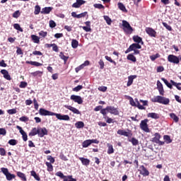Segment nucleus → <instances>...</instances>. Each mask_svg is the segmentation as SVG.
I'll return each instance as SVG.
<instances>
[{
	"label": "nucleus",
	"instance_id": "obj_3",
	"mask_svg": "<svg viewBox=\"0 0 181 181\" xmlns=\"http://www.w3.org/2000/svg\"><path fill=\"white\" fill-rule=\"evenodd\" d=\"M1 172H2V173L6 175L7 180H12V179H15V177H16L15 175L9 173V170H8V168H1Z\"/></svg>",
	"mask_w": 181,
	"mask_h": 181
},
{
	"label": "nucleus",
	"instance_id": "obj_35",
	"mask_svg": "<svg viewBox=\"0 0 181 181\" xmlns=\"http://www.w3.org/2000/svg\"><path fill=\"white\" fill-rule=\"evenodd\" d=\"M170 117L173 119V121H175V122H179V117H177L175 113H170Z\"/></svg>",
	"mask_w": 181,
	"mask_h": 181
},
{
	"label": "nucleus",
	"instance_id": "obj_55",
	"mask_svg": "<svg viewBox=\"0 0 181 181\" xmlns=\"http://www.w3.org/2000/svg\"><path fill=\"white\" fill-rule=\"evenodd\" d=\"M28 86V83L22 81L19 86L20 88H25Z\"/></svg>",
	"mask_w": 181,
	"mask_h": 181
},
{
	"label": "nucleus",
	"instance_id": "obj_2",
	"mask_svg": "<svg viewBox=\"0 0 181 181\" xmlns=\"http://www.w3.org/2000/svg\"><path fill=\"white\" fill-rule=\"evenodd\" d=\"M122 26H123V30H124V32L126 33H128L129 35H131V33H132V32L134 31V29H132V27L131 26L129 23H128V21L125 20L122 21Z\"/></svg>",
	"mask_w": 181,
	"mask_h": 181
},
{
	"label": "nucleus",
	"instance_id": "obj_36",
	"mask_svg": "<svg viewBox=\"0 0 181 181\" xmlns=\"http://www.w3.org/2000/svg\"><path fill=\"white\" fill-rule=\"evenodd\" d=\"M119 9L120 11H122L123 12H127V8H125V6L122 3H118L117 4Z\"/></svg>",
	"mask_w": 181,
	"mask_h": 181
},
{
	"label": "nucleus",
	"instance_id": "obj_28",
	"mask_svg": "<svg viewBox=\"0 0 181 181\" xmlns=\"http://www.w3.org/2000/svg\"><path fill=\"white\" fill-rule=\"evenodd\" d=\"M128 141L129 142H132L134 146H136V145H139V141H138L135 137H132V139L129 138Z\"/></svg>",
	"mask_w": 181,
	"mask_h": 181
},
{
	"label": "nucleus",
	"instance_id": "obj_52",
	"mask_svg": "<svg viewBox=\"0 0 181 181\" xmlns=\"http://www.w3.org/2000/svg\"><path fill=\"white\" fill-rule=\"evenodd\" d=\"M87 15V11H85L83 13H81L80 14H78L77 19H80L81 18H85V16Z\"/></svg>",
	"mask_w": 181,
	"mask_h": 181
},
{
	"label": "nucleus",
	"instance_id": "obj_17",
	"mask_svg": "<svg viewBox=\"0 0 181 181\" xmlns=\"http://www.w3.org/2000/svg\"><path fill=\"white\" fill-rule=\"evenodd\" d=\"M140 169H141L140 170V174L142 175V176H149V171L146 169V168H145V166L144 165H141L140 167Z\"/></svg>",
	"mask_w": 181,
	"mask_h": 181
},
{
	"label": "nucleus",
	"instance_id": "obj_10",
	"mask_svg": "<svg viewBox=\"0 0 181 181\" xmlns=\"http://www.w3.org/2000/svg\"><path fill=\"white\" fill-rule=\"evenodd\" d=\"M135 49H142V47L138 43H134L129 46L125 51V53H129V52H132V50H135Z\"/></svg>",
	"mask_w": 181,
	"mask_h": 181
},
{
	"label": "nucleus",
	"instance_id": "obj_62",
	"mask_svg": "<svg viewBox=\"0 0 181 181\" xmlns=\"http://www.w3.org/2000/svg\"><path fill=\"white\" fill-rule=\"evenodd\" d=\"M99 91H103V93H105L107 91V86H100L98 88Z\"/></svg>",
	"mask_w": 181,
	"mask_h": 181
},
{
	"label": "nucleus",
	"instance_id": "obj_16",
	"mask_svg": "<svg viewBox=\"0 0 181 181\" xmlns=\"http://www.w3.org/2000/svg\"><path fill=\"white\" fill-rule=\"evenodd\" d=\"M64 107L67 108V110H69V111L74 112V114H81L80 110L73 106L65 105Z\"/></svg>",
	"mask_w": 181,
	"mask_h": 181
},
{
	"label": "nucleus",
	"instance_id": "obj_61",
	"mask_svg": "<svg viewBox=\"0 0 181 181\" xmlns=\"http://www.w3.org/2000/svg\"><path fill=\"white\" fill-rule=\"evenodd\" d=\"M163 25L164 28H167L168 30H172V27L170 25H168L166 23H163Z\"/></svg>",
	"mask_w": 181,
	"mask_h": 181
},
{
	"label": "nucleus",
	"instance_id": "obj_32",
	"mask_svg": "<svg viewBox=\"0 0 181 181\" xmlns=\"http://www.w3.org/2000/svg\"><path fill=\"white\" fill-rule=\"evenodd\" d=\"M75 127L78 129H80L81 128H84V122H77L75 124Z\"/></svg>",
	"mask_w": 181,
	"mask_h": 181
},
{
	"label": "nucleus",
	"instance_id": "obj_26",
	"mask_svg": "<svg viewBox=\"0 0 181 181\" xmlns=\"http://www.w3.org/2000/svg\"><path fill=\"white\" fill-rule=\"evenodd\" d=\"M160 139V134L159 133H156L154 134V137L152 139V142L157 144L158 142H159Z\"/></svg>",
	"mask_w": 181,
	"mask_h": 181
},
{
	"label": "nucleus",
	"instance_id": "obj_18",
	"mask_svg": "<svg viewBox=\"0 0 181 181\" xmlns=\"http://www.w3.org/2000/svg\"><path fill=\"white\" fill-rule=\"evenodd\" d=\"M157 88L160 95H163L165 93V90H163V85H162V83H160L159 81H157Z\"/></svg>",
	"mask_w": 181,
	"mask_h": 181
},
{
	"label": "nucleus",
	"instance_id": "obj_8",
	"mask_svg": "<svg viewBox=\"0 0 181 181\" xmlns=\"http://www.w3.org/2000/svg\"><path fill=\"white\" fill-rule=\"evenodd\" d=\"M168 60L170 63H174V64H179V57H176V55H168Z\"/></svg>",
	"mask_w": 181,
	"mask_h": 181
},
{
	"label": "nucleus",
	"instance_id": "obj_19",
	"mask_svg": "<svg viewBox=\"0 0 181 181\" xmlns=\"http://www.w3.org/2000/svg\"><path fill=\"white\" fill-rule=\"evenodd\" d=\"M135 78H136V75H131L128 76V81L127 83V87L132 86V83H134V80H135Z\"/></svg>",
	"mask_w": 181,
	"mask_h": 181
},
{
	"label": "nucleus",
	"instance_id": "obj_13",
	"mask_svg": "<svg viewBox=\"0 0 181 181\" xmlns=\"http://www.w3.org/2000/svg\"><path fill=\"white\" fill-rule=\"evenodd\" d=\"M16 128L18 129L20 134H21L23 141L26 142V141H28V134L26 132H25V131H23V129L20 126H16Z\"/></svg>",
	"mask_w": 181,
	"mask_h": 181
},
{
	"label": "nucleus",
	"instance_id": "obj_59",
	"mask_svg": "<svg viewBox=\"0 0 181 181\" xmlns=\"http://www.w3.org/2000/svg\"><path fill=\"white\" fill-rule=\"evenodd\" d=\"M49 28H56V23L54 22V21H49Z\"/></svg>",
	"mask_w": 181,
	"mask_h": 181
},
{
	"label": "nucleus",
	"instance_id": "obj_39",
	"mask_svg": "<svg viewBox=\"0 0 181 181\" xmlns=\"http://www.w3.org/2000/svg\"><path fill=\"white\" fill-rule=\"evenodd\" d=\"M13 28L14 29H16V30H18L19 32H23V29H22V28L21 27V25H19L18 23H15L13 25Z\"/></svg>",
	"mask_w": 181,
	"mask_h": 181
},
{
	"label": "nucleus",
	"instance_id": "obj_5",
	"mask_svg": "<svg viewBox=\"0 0 181 181\" xmlns=\"http://www.w3.org/2000/svg\"><path fill=\"white\" fill-rule=\"evenodd\" d=\"M118 135H122L123 136H127V138H131L132 136V132L129 129H127V132L124 129H119L117 131Z\"/></svg>",
	"mask_w": 181,
	"mask_h": 181
},
{
	"label": "nucleus",
	"instance_id": "obj_57",
	"mask_svg": "<svg viewBox=\"0 0 181 181\" xmlns=\"http://www.w3.org/2000/svg\"><path fill=\"white\" fill-rule=\"evenodd\" d=\"M0 155L1 156H5V155H6V151H5V148H0Z\"/></svg>",
	"mask_w": 181,
	"mask_h": 181
},
{
	"label": "nucleus",
	"instance_id": "obj_41",
	"mask_svg": "<svg viewBox=\"0 0 181 181\" xmlns=\"http://www.w3.org/2000/svg\"><path fill=\"white\" fill-rule=\"evenodd\" d=\"M127 60H130L131 62H136V58L133 54H129L127 56Z\"/></svg>",
	"mask_w": 181,
	"mask_h": 181
},
{
	"label": "nucleus",
	"instance_id": "obj_6",
	"mask_svg": "<svg viewBox=\"0 0 181 181\" xmlns=\"http://www.w3.org/2000/svg\"><path fill=\"white\" fill-rule=\"evenodd\" d=\"M54 115L57 118V119H60L61 121H70V117L67 115L54 113Z\"/></svg>",
	"mask_w": 181,
	"mask_h": 181
},
{
	"label": "nucleus",
	"instance_id": "obj_58",
	"mask_svg": "<svg viewBox=\"0 0 181 181\" xmlns=\"http://www.w3.org/2000/svg\"><path fill=\"white\" fill-rule=\"evenodd\" d=\"M39 35L42 36V37H46L47 36V32L40 31Z\"/></svg>",
	"mask_w": 181,
	"mask_h": 181
},
{
	"label": "nucleus",
	"instance_id": "obj_51",
	"mask_svg": "<svg viewBox=\"0 0 181 181\" xmlns=\"http://www.w3.org/2000/svg\"><path fill=\"white\" fill-rule=\"evenodd\" d=\"M98 64L100 65V70H103L104 69V66H105V64H104V61H103V59H100L98 62Z\"/></svg>",
	"mask_w": 181,
	"mask_h": 181
},
{
	"label": "nucleus",
	"instance_id": "obj_48",
	"mask_svg": "<svg viewBox=\"0 0 181 181\" xmlns=\"http://www.w3.org/2000/svg\"><path fill=\"white\" fill-rule=\"evenodd\" d=\"M19 120L21 122H28V121H29V117H28L26 116H23V117L19 118Z\"/></svg>",
	"mask_w": 181,
	"mask_h": 181
},
{
	"label": "nucleus",
	"instance_id": "obj_25",
	"mask_svg": "<svg viewBox=\"0 0 181 181\" xmlns=\"http://www.w3.org/2000/svg\"><path fill=\"white\" fill-rule=\"evenodd\" d=\"M78 159L81 161L82 165H84L85 166H88V165H90V160L83 157H79Z\"/></svg>",
	"mask_w": 181,
	"mask_h": 181
},
{
	"label": "nucleus",
	"instance_id": "obj_34",
	"mask_svg": "<svg viewBox=\"0 0 181 181\" xmlns=\"http://www.w3.org/2000/svg\"><path fill=\"white\" fill-rule=\"evenodd\" d=\"M170 83H171V84L173 85V86H175V87H176L177 88V90H181V87H180V86H181V83H176V82H175L174 81H173V80H171L170 81Z\"/></svg>",
	"mask_w": 181,
	"mask_h": 181
},
{
	"label": "nucleus",
	"instance_id": "obj_44",
	"mask_svg": "<svg viewBox=\"0 0 181 181\" xmlns=\"http://www.w3.org/2000/svg\"><path fill=\"white\" fill-rule=\"evenodd\" d=\"M8 144H9V145H11L12 146H15V145H17L18 144V140L11 139L8 141Z\"/></svg>",
	"mask_w": 181,
	"mask_h": 181
},
{
	"label": "nucleus",
	"instance_id": "obj_37",
	"mask_svg": "<svg viewBox=\"0 0 181 181\" xmlns=\"http://www.w3.org/2000/svg\"><path fill=\"white\" fill-rule=\"evenodd\" d=\"M71 46L73 49H77L78 47V41H77V40H73L71 42Z\"/></svg>",
	"mask_w": 181,
	"mask_h": 181
},
{
	"label": "nucleus",
	"instance_id": "obj_11",
	"mask_svg": "<svg viewBox=\"0 0 181 181\" xmlns=\"http://www.w3.org/2000/svg\"><path fill=\"white\" fill-rule=\"evenodd\" d=\"M146 33L151 37H156V31H155V30H153L152 28H146Z\"/></svg>",
	"mask_w": 181,
	"mask_h": 181
},
{
	"label": "nucleus",
	"instance_id": "obj_45",
	"mask_svg": "<svg viewBox=\"0 0 181 181\" xmlns=\"http://www.w3.org/2000/svg\"><path fill=\"white\" fill-rule=\"evenodd\" d=\"M104 19L106 21V23H107V25H111L112 21L111 20V18L110 17H108V16H104Z\"/></svg>",
	"mask_w": 181,
	"mask_h": 181
},
{
	"label": "nucleus",
	"instance_id": "obj_53",
	"mask_svg": "<svg viewBox=\"0 0 181 181\" xmlns=\"http://www.w3.org/2000/svg\"><path fill=\"white\" fill-rule=\"evenodd\" d=\"M105 59H106V60H107V62H110V63H114L115 66L117 64L115 61L112 60V59H111V57H110L108 56H105Z\"/></svg>",
	"mask_w": 181,
	"mask_h": 181
},
{
	"label": "nucleus",
	"instance_id": "obj_49",
	"mask_svg": "<svg viewBox=\"0 0 181 181\" xmlns=\"http://www.w3.org/2000/svg\"><path fill=\"white\" fill-rule=\"evenodd\" d=\"M64 181H77V180L73 178L71 175H69L64 178Z\"/></svg>",
	"mask_w": 181,
	"mask_h": 181
},
{
	"label": "nucleus",
	"instance_id": "obj_24",
	"mask_svg": "<svg viewBox=\"0 0 181 181\" xmlns=\"http://www.w3.org/2000/svg\"><path fill=\"white\" fill-rule=\"evenodd\" d=\"M133 40L134 42H135L136 43H138L140 45H144V41H142V38L138 35H135L133 37Z\"/></svg>",
	"mask_w": 181,
	"mask_h": 181
},
{
	"label": "nucleus",
	"instance_id": "obj_56",
	"mask_svg": "<svg viewBox=\"0 0 181 181\" xmlns=\"http://www.w3.org/2000/svg\"><path fill=\"white\" fill-rule=\"evenodd\" d=\"M136 107H137V108H139V110H145V107H144V105H141L139 101H136Z\"/></svg>",
	"mask_w": 181,
	"mask_h": 181
},
{
	"label": "nucleus",
	"instance_id": "obj_43",
	"mask_svg": "<svg viewBox=\"0 0 181 181\" xmlns=\"http://www.w3.org/2000/svg\"><path fill=\"white\" fill-rule=\"evenodd\" d=\"M163 139L165 141L166 144H171L172 139H170V136L168 135H165L163 136Z\"/></svg>",
	"mask_w": 181,
	"mask_h": 181
},
{
	"label": "nucleus",
	"instance_id": "obj_38",
	"mask_svg": "<svg viewBox=\"0 0 181 181\" xmlns=\"http://www.w3.org/2000/svg\"><path fill=\"white\" fill-rule=\"evenodd\" d=\"M161 80L163 81V83H165V86H167L168 88H172V83H169L168 80H166L165 78H161Z\"/></svg>",
	"mask_w": 181,
	"mask_h": 181
},
{
	"label": "nucleus",
	"instance_id": "obj_12",
	"mask_svg": "<svg viewBox=\"0 0 181 181\" xmlns=\"http://www.w3.org/2000/svg\"><path fill=\"white\" fill-rule=\"evenodd\" d=\"M71 100L74 101V103H77L78 104H83V99L81 98V96L72 95H71Z\"/></svg>",
	"mask_w": 181,
	"mask_h": 181
},
{
	"label": "nucleus",
	"instance_id": "obj_54",
	"mask_svg": "<svg viewBox=\"0 0 181 181\" xmlns=\"http://www.w3.org/2000/svg\"><path fill=\"white\" fill-rule=\"evenodd\" d=\"M82 89H83V86L79 85V86H78L74 88H73V91H76V92H78V91H80V90H82Z\"/></svg>",
	"mask_w": 181,
	"mask_h": 181
},
{
	"label": "nucleus",
	"instance_id": "obj_42",
	"mask_svg": "<svg viewBox=\"0 0 181 181\" xmlns=\"http://www.w3.org/2000/svg\"><path fill=\"white\" fill-rule=\"evenodd\" d=\"M34 13L35 15H39V13H40V6L37 5V6H35Z\"/></svg>",
	"mask_w": 181,
	"mask_h": 181
},
{
	"label": "nucleus",
	"instance_id": "obj_47",
	"mask_svg": "<svg viewBox=\"0 0 181 181\" xmlns=\"http://www.w3.org/2000/svg\"><path fill=\"white\" fill-rule=\"evenodd\" d=\"M159 57H160V55H159V54L150 56V59L152 62H155V60H156V59Z\"/></svg>",
	"mask_w": 181,
	"mask_h": 181
},
{
	"label": "nucleus",
	"instance_id": "obj_15",
	"mask_svg": "<svg viewBox=\"0 0 181 181\" xmlns=\"http://www.w3.org/2000/svg\"><path fill=\"white\" fill-rule=\"evenodd\" d=\"M106 110L110 114H113L114 115H118L119 112L117 110V108L112 107V106H107L106 107Z\"/></svg>",
	"mask_w": 181,
	"mask_h": 181
},
{
	"label": "nucleus",
	"instance_id": "obj_22",
	"mask_svg": "<svg viewBox=\"0 0 181 181\" xmlns=\"http://www.w3.org/2000/svg\"><path fill=\"white\" fill-rule=\"evenodd\" d=\"M148 118H152L153 119H159L160 116L159 114L156 112H150L147 115Z\"/></svg>",
	"mask_w": 181,
	"mask_h": 181
},
{
	"label": "nucleus",
	"instance_id": "obj_14",
	"mask_svg": "<svg viewBox=\"0 0 181 181\" xmlns=\"http://www.w3.org/2000/svg\"><path fill=\"white\" fill-rule=\"evenodd\" d=\"M45 135H47V129L45 127L38 128V136L43 138Z\"/></svg>",
	"mask_w": 181,
	"mask_h": 181
},
{
	"label": "nucleus",
	"instance_id": "obj_60",
	"mask_svg": "<svg viewBox=\"0 0 181 181\" xmlns=\"http://www.w3.org/2000/svg\"><path fill=\"white\" fill-rule=\"evenodd\" d=\"M8 114L12 115L13 114H16V109H11L7 111Z\"/></svg>",
	"mask_w": 181,
	"mask_h": 181
},
{
	"label": "nucleus",
	"instance_id": "obj_40",
	"mask_svg": "<svg viewBox=\"0 0 181 181\" xmlns=\"http://www.w3.org/2000/svg\"><path fill=\"white\" fill-rule=\"evenodd\" d=\"M46 166L47 167V170L49 172H52V170H53V165H52L51 163L49 162H46L45 163Z\"/></svg>",
	"mask_w": 181,
	"mask_h": 181
},
{
	"label": "nucleus",
	"instance_id": "obj_21",
	"mask_svg": "<svg viewBox=\"0 0 181 181\" xmlns=\"http://www.w3.org/2000/svg\"><path fill=\"white\" fill-rule=\"evenodd\" d=\"M51 11H53V7H45L42 8L41 13L48 15V13H50Z\"/></svg>",
	"mask_w": 181,
	"mask_h": 181
},
{
	"label": "nucleus",
	"instance_id": "obj_4",
	"mask_svg": "<svg viewBox=\"0 0 181 181\" xmlns=\"http://www.w3.org/2000/svg\"><path fill=\"white\" fill-rule=\"evenodd\" d=\"M148 119L141 120V122L140 123V128L144 132L149 133V132H151V130L149 129V127H148Z\"/></svg>",
	"mask_w": 181,
	"mask_h": 181
},
{
	"label": "nucleus",
	"instance_id": "obj_7",
	"mask_svg": "<svg viewBox=\"0 0 181 181\" xmlns=\"http://www.w3.org/2000/svg\"><path fill=\"white\" fill-rule=\"evenodd\" d=\"M39 114L40 115H42L44 117H46V116H53L54 115V112H50L49 110H47L46 109H44V108H40V110H39Z\"/></svg>",
	"mask_w": 181,
	"mask_h": 181
},
{
	"label": "nucleus",
	"instance_id": "obj_9",
	"mask_svg": "<svg viewBox=\"0 0 181 181\" xmlns=\"http://www.w3.org/2000/svg\"><path fill=\"white\" fill-rule=\"evenodd\" d=\"M99 142L97 139L86 140L83 142L82 146L83 148H88L90 144H99Z\"/></svg>",
	"mask_w": 181,
	"mask_h": 181
},
{
	"label": "nucleus",
	"instance_id": "obj_46",
	"mask_svg": "<svg viewBox=\"0 0 181 181\" xmlns=\"http://www.w3.org/2000/svg\"><path fill=\"white\" fill-rule=\"evenodd\" d=\"M56 176H58L59 177H60L61 179H64H64H66V177H67V176H65L64 174H63V173H62V172H57V173H56Z\"/></svg>",
	"mask_w": 181,
	"mask_h": 181
},
{
	"label": "nucleus",
	"instance_id": "obj_20",
	"mask_svg": "<svg viewBox=\"0 0 181 181\" xmlns=\"http://www.w3.org/2000/svg\"><path fill=\"white\" fill-rule=\"evenodd\" d=\"M84 4H86V1L84 0H76V3H74L72 5L73 8H80V6H81V5H84Z\"/></svg>",
	"mask_w": 181,
	"mask_h": 181
},
{
	"label": "nucleus",
	"instance_id": "obj_64",
	"mask_svg": "<svg viewBox=\"0 0 181 181\" xmlns=\"http://www.w3.org/2000/svg\"><path fill=\"white\" fill-rule=\"evenodd\" d=\"M82 28L83 29V30H85V32H91L90 27L83 26L82 27Z\"/></svg>",
	"mask_w": 181,
	"mask_h": 181
},
{
	"label": "nucleus",
	"instance_id": "obj_30",
	"mask_svg": "<svg viewBox=\"0 0 181 181\" xmlns=\"http://www.w3.org/2000/svg\"><path fill=\"white\" fill-rule=\"evenodd\" d=\"M31 39L34 42V43L39 44L40 42V38L37 37V35H32Z\"/></svg>",
	"mask_w": 181,
	"mask_h": 181
},
{
	"label": "nucleus",
	"instance_id": "obj_50",
	"mask_svg": "<svg viewBox=\"0 0 181 181\" xmlns=\"http://www.w3.org/2000/svg\"><path fill=\"white\" fill-rule=\"evenodd\" d=\"M94 8H96L97 9H104V6L101 4H95L93 5Z\"/></svg>",
	"mask_w": 181,
	"mask_h": 181
},
{
	"label": "nucleus",
	"instance_id": "obj_29",
	"mask_svg": "<svg viewBox=\"0 0 181 181\" xmlns=\"http://www.w3.org/2000/svg\"><path fill=\"white\" fill-rule=\"evenodd\" d=\"M17 176L23 181H27L26 175L22 172H17Z\"/></svg>",
	"mask_w": 181,
	"mask_h": 181
},
{
	"label": "nucleus",
	"instance_id": "obj_27",
	"mask_svg": "<svg viewBox=\"0 0 181 181\" xmlns=\"http://www.w3.org/2000/svg\"><path fill=\"white\" fill-rule=\"evenodd\" d=\"M39 135V129L34 127L31 132L29 133V136H35V135Z\"/></svg>",
	"mask_w": 181,
	"mask_h": 181
},
{
	"label": "nucleus",
	"instance_id": "obj_31",
	"mask_svg": "<svg viewBox=\"0 0 181 181\" xmlns=\"http://www.w3.org/2000/svg\"><path fill=\"white\" fill-rule=\"evenodd\" d=\"M31 176L35 179V180L40 181V177L36 173V171L32 170L30 172Z\"/></svg>",
	"mask_w": 181,
	"mask_h": 181
},
{
	"label": "nucleus",
	"instance_id": "obj_63",
	"mask_svg": "<svg viewBox=\"0 0 181 181\" xmlns=\"http://www.w3.org/2000/svg\"><path fill=\"white\" fill-rule=\"evenodd\" d=\"M19 15H21L19 11H16L13 13V18H19Z\"/></svg>",
	"mask_w": 181,
	"mask_h": 181
},
{
	"label": "nucleus",
	"instance_id": "obj_23",
	"mask_svg": "<svg viewBox=\"0 0 181 181\" xmlns=\"http://www.w3.org/2000/svg\"><path fill=\"white\" fill-rule=\"evenodd\" d=\"M1 74H3L6 80H11V75H9V72H8V71H6V69H2L1 70Z\"/></svg>",
	"mask_w": 181,
	"mask_h": 181
},
{
	"label": "nucleus",
	"instance_id": "obj_1",
	"mask_svg": "<svg viewBox=\"0 0 181 181\" xmlns=\"http://www.w3.org/2000/svg\"><path fill=\"white\" fill-rule=\"evenodd\" d=\"M152 103H158L159 104H163V105H168L170 103V100L163 96L157 95L151 98Z\"/></svg>",
	"mask_w": 181,
	"mask_h": 181
},
{
	"label": "nucleus",
	"instance_id": "obj_33",
	"mask_svg": "<svg viewBox=\"0 0 181 181\" xmlns=\"http://www.w3.org/2000/svg\"><path fill=\"white\" fill-rule=\"evenodd\" d=\"M107 153L108 155H111V153H114V148L112 147V145L107 144Z\"/></svg>",
	"mask_w": 181,
	"mask_h": 181
}]
</instances>
